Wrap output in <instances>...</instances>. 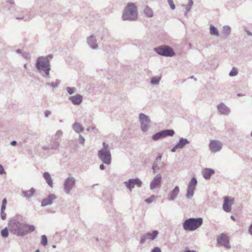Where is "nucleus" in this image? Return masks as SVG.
<instances>
[{
  "label": "nucleus",
  "mask_w": 252,
  "mask_h": 252,
  "mask_svg": "<svg viewBox=\"0 0 252 252\" xmlns=\"http://www.w3.org/2000/svg\"><path fill=\"white\" fill-rule=\"evenodd\" d=\"M52 58V55H49L46 57L41 56L37 59L35 66L39 71H44V77L49 76L51 65L49 58Z\"/></svg>",
  "instance_id": "2"
},
{
  "label": "nucleus",
  "mask_w": 252,
  "mask_h": 252,
  "mask_svg": "<svg viewBox=\"0 0 252 252\" xmlns=\"http://www.w3.org/2000/svg\"><path fill=\"white\" fill-rule=\"evenodd\" d=\"M192 5H193L192 0H189L188 4L186 6V12L185 13V15H187L188 14V13L190 11Z\"/></svg>",
  "instance_id": "34"
},
{
  "label": "nucleus",
  "mask_w": 252,
  "mask_h": 252,
  "mask_svg": "<svg viewBox=\"0 0 252 252\" xmlns=\"http://www.w3.org/2000/svg\"><path fill=\"white\" fill-rule=\"evenodd\" d=\"M76 184V179L73 176H68L65 179L63 182V190L64 192L68 194L70 191L74 188Z\"/></svg>",
  "instance_id": "8"
},
{
  "label": "nucleus",
  "mask_w": 252,
  "mask_h": 252,
  "mask_svg": "<svg viewBox=\"0 0 252 252\" xmlns=\"http://www.w3.org/2000/svg\"><path fill=\"white\" fill-rule=\"evenodd\" d=\"M175 132L173 129H164L156 133L152 136V139L157 141L167 136H173Z\"/></svg>",
  "instance_id": "9"
},
{
  "label": "nucleus",
  "mask_w": 252,
  "mask_h": 252,
  "mask_svg": "<svg viewBox=\"0 0 252 252\" xmlns=\"http://www.w3.org/2000/svg\"><path fill=\"white\" fill-rule=\"evenodd\" d=\"M16 52L18 54H22V51L21 49H18L16 50Z\"/></svg>",
  "instance_id": "58"
},
{
  "label": "nucleus",
  "mask_w": 252,
  "mask_h": 252,
  "mask_svg": "<svg viewBox=\"0 0 252 252\" xmlns=\"http://www.w3.org/2000/svg\"><path fill=\"white\" fill-rule=\"evenodd\" d=\"M180 192L179 187L177 186H175L174 189L169 193L167 198L168 200L174 201L178 196Z\"/></svg>",
  "instance_id": "20"
},
{
  "label": "nucleus",
  "mask_w": 252,
  "mask_h": 252,
  "mask_svg": "<svg viewBox=\"0 0 252 252\" xmlns=\"http://www.w3.org/2000/svg\"><path fill=\"white\" fill-rule=\"evenodd\" d=\"M144 14L148 17H152L153 16V12L151 8L146 6L144 10Z\"/></svg>",
  "instance_id": "32"
},
{
  "label": "nucleus",
  "mask_w": 252,
  "mask_h": 252,
  "mask_svg": "<svg viewBox=\"0 0 252 252\" xmlns=\"http://www.w3.org/2000/svg\"><path fill=\"white\" fill-rule=\"evenodd\" d=\"M5 172L3 168V167L0 164V175H1L2 174H5Z\"/></svg>",
  "instance_id": "48"
},
{
  "label": "nucleus",
  "mask_w": 252,
  "mask_h": 252,
  "mask_svg": "<svg viewBox=\"0 0 252 252\" xmlns=\"http://www.w3.org/2000/svg\"><path fill=\"white\" fill-rule=\"evenodd\" d=\"M43 176L49 186L52 188L53 183L50 174L47 172H45Z\"/></svg>",
  "instance_id": "27"
},
{
  "label": "nucleus",
  "mask_w": 252,
  "mask_h": 252,
  "mask_svg": "<svg viewBox=\"0 0 252 252\" xmlns=\"http://www.w3.org/2000/svg\"><path fill=\"white\" fill-rule=\"evenodd\" d=\"M85 138L82 135H79V138H78V142L79 144L81 145H84L85 143Z\"/></svg>",
  "instance_id": "40"
},
{
  "label": "nucleus",
  "mask_w": 252,
  "mask_h": 252,
  "mask_svg": "<svg viewBox=\"0 0 252 252\" xmlns=\"http://www.w3.org/2000/svg\"><path fill=\"white\" fill-rule=\"evenodd\" d=\"M184 252H197L194 250H185Z\"/></svg>",
  "instance_id": "59"
},
{
  "label": "nucleus",
  "mask_w": 252,
  "mask_h": 252,
  "mask_svg": "<svg viewBox=\"0 0 252 252\" xmlns=\"http://www.w3.org/2000/svg\"><path fill=\"white\" fill-rule=\"evenodd\" d=\"M158 234V230H154L152 232L146 233V235L148 239L154 240L157 237Z\"/></svg>",
  "instance_id": "29"
},
{
  "label": "nucleus",
  "mask_w": 252,
  "mask_h": 252,
  "mask_svg": "<svg viewBox=\"0 0 252 252\" xmlns=\"http://www.w3.org/2000/svg\"><path fill=\"white\" fill-rule=\"evenodd\" d=\"M197 183V181L196 179L194 177H192L188 186L187 192L186 194V197L188 198L192 197Z\"/></svg>",
  "instance_id": "12"
},
{
  "label": "nucleus",
  "mask_w": 252,
  "mask_h": 252,
  "mask_svg": "<svg viewBox=\"0 0 252 252\" xmlns=\"http://www.w3.org/2000/svg\"><path fill=\"white\" fill-rule=\"evenodd\" d=\"M11 225L14 234L18 236H24L33 232L35 229L33 225L21 222L16 220L11 222Z\"/></svg>",
  "instance_id": "1"
},
{
  "label": "nucleus",
  "mask_w": 252,
  "mask_h": 252,
  "mask_svg": "<svg viewBox=\"0 0 252 252\" xmlns=\"http://www.w3.org/2000/svg\"><path fill=\"white\" fill-rule=\"evenodd\" d=\"M68 99L74 105H79L83 101V96L79 94L75 95L70 96L68 97Z\"/></svg>",
  "instance_id": "19"
},
{
  "label": "nucleus",
  "mask_w": 252,
  "mask_h": 252,
  "mask_svg": "<svg viewBox=\"0 0 252 252\" xmlns=\"http://www.w3.org/2000/svg\"><path fill=\"white\" fill-rule=\"evenodd\" d=\"M47 238L45 235H43L41 236V244L43 246H46L47 245Z\"/></svg>",
  "instance_id": "37"
},
{
  "label": "nucleus",
  "mask_w": 252,
  "mask_h": 252,
  "mask_svg": "<svg viewBox=\"0 0 252 252\" xmlns=\"http://www.w3.org/2000/svg\"><path fill=\"white\" fill-rule=\"evenodd\" d=\"M217 243L220 246H223L227 249H229L231 246L229 244V237L226 234L221 233L217 238Z\"/></svg>",
  "instance_id": "11"
},
{
  "label": "nucleus",
  "mask_w": 252,
  "mask_h": 252,
  "mask_svg": "<svg viewBox=\"0 0 252 252\" xmlns=\"http://www.w3.org/2000/svg\"><path fill=\"white\" fill-rule=\"evenodd\" d=\"M162 176L160 173L157 174L151 181L150 184V189L154 190L156 189H159L161 187Z\"/></svg>",
  "instance_id": "13"
},
{
  "label": "nucleus",
  "mask_w": 252,
  "mask_h": 252,
  "mask_svg": "<svg viewBox=\"0 0 252 252\" xmlns=\"http://www.w3.org/2000/svg\"><path fill=\"white\" fill-rule=\"evenodd\" d=\"M27 63H25L24 65V67L25 68H26L27 67Z\"/></svg>",
  "instance_id": "61"
},
{
  "label": "nucleus",
  "mask_w": 252,
  "mask_h": 252,
  "mask_svg": "<svg viewBox=\"0 0 252 252\" xmlns=\"http://www.w3.org/2000/svg\"><path fill=\"white\" fill-rule=\"evenodd\" d=\"M245 32H247L248 35L249 36H252V32H251L250 31L247 30H245Z\"/></svg>",
  "instance_id": "54"
},
{
  "label": "nucleus",
  "mask_w": 252,
  "mask_h": 252,
  "mask_svg": "<svg viewBox=\"0 0 252 252\" xmlns=\"http://www.w3.org/2000/svg\"><path fill=\"white\" fill-rule=\"evenodd\" d=\"M72 129L77 133L84 130V127L78 122H75L72 126Z\"/></svg>",
  "instance_id": "25"
},
{
  "label": "nucleus",
  "mask_w": 252,
  "mask_h": 252,
  "mask_svg": "<svg viewBox=\"0 0 252 252\" xmlns=\"http://www.w3.org/2000/svg\"><path fill=\"white\" fill-rule=\"evenodd\" d=\"M151 252H161V251L159 247H156L152 249Z\"/></svg>",
  "instance_id": "46"
},
{
  "label": "nucleus",
  "mask_w": 252,
  "mask_h": 252,
  "mask_svg": "<svg viewBox=\"0 0 252 252\" xmlns=\"http://www.w3.org/2000/svg\"><path fill=\"white\" fill-rule=\"evenodd\" d=\"M210 33L212 35H219V32L218 29L212 25L210 26Z\"/></svg>",
  "instance_id": "31"
},
{
  "label": "nucleus",
  "mask_w": 252,
  "mask_h": 252,
  "mask_svg": "<svg viewBox=\"0 0 252 252\" xmlns=\"http://www.w3.org/2000/svg\"><path fill=\"white\" fill-rule=\"evenodd\" d=\"M231 33V28L229 26H224L222 28V34L225 38L228 37Z\"/></svg>",
  "instance_id": "28"
},
{
  "label": "nucleus",
  "mask_w": 252,
  "mask_h": 252,
  "mask_svg": "<svg viewBox=\"0 0 252 252\" xmlns=\"http://www.w3.org/2000/svg\"><path fill=\"white\" fill-rule=\"evenodd\" d=\"M61 84V81L59 79H56L55 82H52L51 83L47 82L45 84L46 86H50L51 87L53 88H57L59 85Z\"/></svg>",
  "instance_id": "30"
},
{
  "label": "nucleus",
  "mask_w": 252,
  "mask_h": 252,
  "mask_svg": "<svg viewBox=\"0 0 252 252\" xmlns=\"http://www.w3.org/2000/svg\"><path fill=\"white\" fill-rule=\"evenodd\" d=\"M7 203V200L6 198H4L3 200H2V205H1V208L3 209L4 208H5L6 209V204Z\"/></svg>",
  "instance_id": "45"
},
{
  "label": "nucleus",
  "mask_w": 252,
  "mask_h": 252,
  "mask_svg": "<svg viewBox=\"0 0 252 252\" xmlns=\"http://www.w3.org/2000/svg\"><path fill=\"white\" fill-rule=\"evenodd\" d=\"M154 51L158 54L164 57H172L175 55L174 50L170 46L168 45L158 46L155 48Z\"/></svg>",
  "instance_id": "6"
},
{
  "label": "nucleus",
  "mask_w": 252,
  "mask_h": 252,
  "mask_svg": "<svg viewBox=\"0 0 252 252\" xmlns=\"http://www.w3.org/2000/svg\"><path fill=\"white\" fill-rule=\"evenodd\" d=\"M162 158V156L159 155L157 157L155 161L153 164L152 166V170L154 173L158 172L159 170L160 169V167L159 165L161 163V159Z\"/></svg>",
  "instance_id": "21"
},
{
  "label": "nucleus",
  "mask_w": 252,
  "mask_h": 252,
  "mask_svg": "<svg viewBox=\"0 0 252 252\" xmlns=\"http://www.w3.org/2000/svg\"><path fill=\"white\" fill-rule=\"evenodd\" d=\"M52 247H53V248H56V246L55 245H53L52 246Z\"/></svg>",
  "instance_id": "62"
},
{
  "label": "nucleus",
  "mask_w": 252,
  "mask_h": 252,
  "mask_svg": "<svg viewBox=\"0 0 252 252\" xmlns=\"http://www.w3.org/2000/svg\"><path fill=\"white\" fill-rule=\"evenodd\" d=\"M35 252H40L39 250H37Z\"/></svg>",
  "instance_id": "63"
},
{
  "label": "nucleus",
  "mask_w": 252,
  "mask_h": 252,
  "mask_svg": "<svg viewBox=\"0 0 252 252\" xmlns=\"http://www.w3.org/2000/svg\"><path fill=\"white\" fill-rule=\"evenodd\" d=\"M66 90L69 94H72L76 92V89L74 87H67L66 88Z\"/></svg>",
  "instance_id": "38"
},
{
  "label": "nucleus",
  "mask_w": 252,
  "mask_h": 252,
  "mask_svg": "<svg viewBox=\"0 0 252 252\" xmlns=\"http://www.w3.org/2000/svg\"><path fill=\"white\" fill-rule=\"evenodd\" d=\"M103 147L98 151V157L103 164L110 165L111 163L112 157L108 144L103 142Z\"/></svg>",
  "instance_id": "4"
},
{
  "label": "nucleus",
  "mask_w": 252,
  "mask_h": 252,
  "mask_svg": "<svg viewBox=\"0 0 252 252\" xmlns=\"http://www.w3.org/2000/svg\"><path fill=\"white\" fill-rule=\"evenodd\" d=\"M35 192V189L33 188H32L29 190H23L22 191V193L23 195L24 196V197H25L27 199H30L32 198Z\"/></svg>",
  "instance_id": "24"
},
{
  "label": "nucleus",
  "mask_w": 252,
  "mask_h": 252,
  "mask_svg": "<svg viewBox=\"0 0 252 252\" xmlns=\"http://www.w3.org/2000/svg\"><path fill=\"white\" fill-rule=\"evenodd\" d=\"M161 80L160 77L155 76L151 78V83L152 85H158Z\"/></svg>",
  "instance_id": "33"
},
{
  "label": "nucleus",
  "mask_w": 252,
  "mask_h": 252,
  "mask_svg": "<svg viewBox=\"0 0 252 252\" xmlns=\"http://www.w3.org/2000/svg\"><path fill=\"white\" fill-rule=\"evenodd\" d=\"M99 168L100 170H104L105 169V166L103 164H101L99 166Z\"/></svg>",
  "instance_id": "56"
},
{
  "label": "nucleus",
  "mask_w": 252,
  "mask_h": 252,
  "mask_svg": "<svg viewBox=\"0 0 252 252\" xmlns=\"http://www.w3.org/2000/svg\"><path fill=\"white\" fill-rule=\"evenodd\" d=\"M10 144L13 146H15L17 145V141L15 140L12 141L10 142Z\"/></svg>",
  "instance_id": "51"
},
{
  "label": "nucleus",
  "mask_w": 252,
  "mask_h": 252,
  "mask_svg": "<svg viewBox=\"0 0 252 252\" xmlns=\"http://www.w3.org/2000/svg\"><path fill=\"white\" fill-rule=\"evenodd\" d=\"M238 71L237 69L235 67H233L232 70L230 71L229 75L230 76L233 77L235 76L238 74Z\"/></svg>",
  "instance_id": "36"
},
{
  "label": "nucleus",
  "mask_w": 252,
  "mask_h": 252,
  "mask_svg": "<svg viewBox=\"0 0 252 252\" xmlns=\"http://www.w3.org/2000/svg\"><path fill=\"white\" fill-rule=\"evenodd\" d=\"M124 184L127 189L131 190L134 188V186L140 188L142 186V183L139 178H136L135 179H129L127 181H125Z\"/></svg>",
  "instance_id": "14"
},
{
  "label": "nucleus",
  "mask_w": 252,
  "mask_h": 252,
  "mask_svg": "<svg viewBox=\"0 0 252 252\" xmlns=\"http://www.w3.org/2000/svg\"><path fill=\"white\" fill-rule=\"evenodd\" d=\"M51 114V111L49 110H46L44 112V115L46 117H48L49 115Z\"/></svg>",
  "instance_id": "49"
},
{
  "label": "nucleus",
  "mask_w": 252,
  "mask_h": 252,
  "mask_svg": "<svg viewBox=\"0 0 252 252\" xmlns=\"http://www.w3.org/2000/svg\"><path fill=\"white\" fill-rule=\"evenodd\" d=\"M63 134L61 130H58L52 137L53 143L51 146V149L56 150L58 149L60 145L61 138Z\"/></svg>",
  "instance_id": "10"
},
{
  "label": "nucleus",
  "mask_w": 252,
  "mask_h": 252,
  "mask_svg": "<svg viewBox=\"0 0 252 252\" xmlns=\"http://www.w3.org/2000/svg\"><path fill=\"white\" fill-rule=\"evenodd\" d=\"M43 150H48L49 149H51V147L50 148V147L49 146H44L42 148Z\"/></svg>",
  "instance_id": "53"
},
{
  "label": "nucleus",
  "mask_w": 252,
  "mask_h": 252,
  "mask_svg": "<svg viewBox=\"0 0 252 252\" xmlns=\"http://www.w3.org/2000/svg\"><path fill=\"white\" fill-rule=\"evenodd\" d=\"M219 113L223 115H228L230 113V109L224 103L221 102L217 106Z\"/></svg>",
  "instance_id": "17"
},
{
  "label": "nucleus",
  "mask_w": 252,
  "mask_h": 252,
  "mask_svg": "<svg viewBox=\"0 0 252 252\" xmlns=\"http://www.w3.org/2000/svg\"><path fill=\"white\" fill-rule=\"evenodd\" d=\"M7 2L13 5L14 4V0H7L6 1Z\"/></svg>",
  "instance_id": "55"
},
{
  "label": "nucleus",
  "mask_w": 252,
  "mask_h": 252,
  "mask_svg": "<svg viewBox=\"0 0 252 252\" xmlns=\"http://www.w3.org/2000/svg\"><path fill=\"white\" fill-rule=\"evenodd\" d=\"M147 239H148V237H147L146 234L142 235L140 239V243L142 244L145 243V242Z\"/></svg>",
  "instance_id": "42"
},
{
  "label": "nucleus",
  "mask_w": 252,
  "mask_h": 252,
  "mask_svg": "<svg viewBox=\"0 0 252 252\" xmlns=\"http://www.w3.org/2000/svg\"><path fill=\"white\" fill-rule=\"evenodd\" d=\"M8 230L7 227L4 228L1 231V235L4 237L6 238L8 236Z\"/></svg>",
  "instance_id": "35"
},
{
  "label": "nucleus",
  "mask_w": 252,
  "mask_h": 252,
  "mask_svg": "<svg viewBox=\"0 0 252 252\" xmlns=\"http://www.w3.org/2000/svg\"><path fill=\"white\" fill-rule=\"evenodd\" d=\"M16 19H18V20H24V21H27V20H29V18H27V17H25L24 16H23V17H16Z\"/></svg>",
  "instance_id": "47"
},
{
  "label": "nucleus",
  "mask_w": 252,
  "mask_h": 252,
  "mask_svg": "<svg viewBox=\"0 0 252 252\" xmlns=\"http://www.w3.org/2000/svg\"><path fill=\"white\" fill-rule=\"evenodd\" d=\"M139 121L141 131L143 132L148 131L151 123L149 117L145 114L141 113L139 114Z\"/></svg>",
  "instance_id": "7"
},
{
  "label": "nucleus",
  "mask_w": 252,
  "mask_h": 252,
  "mask_svg": "<svg viewBox=\"0 0 252 252\" xmlns=\"http://www.w3.org/2000/svg\"><path fill=\"white\" fill-rule=\"evenodd\" d=\"M202 223V218H192L186 220L183 223V227L185 230L192 231L200 227Z\"/></svg>",
  "instance_id": "5"
},
{
  "label": "nucleus",
  "mask_w": 252,
  "mask_h": 252,
  "mask_svg": "<svg viewBox=\"0 0 252 252\" xmlns=\"http://www.w3.org/2000/svg\"><path fill=\"white\" fill-rule=\"evenodd\" d=\"M237 95H238V96H241L242 95H241V94H237Z\"/></svg>",
  "instance_id": "64"
},
{
  "label": "nucleus",
  "mask_w": 252,
  "mask_h": 252,
  "mask_svg": "<svg viewBox=\"0 0 252 252\" xmlns=\"http://www.w3.org/2000/svg\"><path fill=\"white\" fill-rule=\"evenodd\" d=\"M249 233L252 235V223L251 224V225L249 227Z\"/></svg>",
  "instance_id": "52"
},
{
  "label": "nucleus",
  "mask_w": 252,
  "mask_h": 252,
  "mask_svg": "<svg viewBox=\"0 0 252 252\" xmlns=\"http://www.w3.org/2000/svg\"><path fill=\"white\" fill-rule=\"evenodd\" d=\"M5 210V208H4L3 209H2L1 208V210H0V217H1V219L3 220H5L6 219V213H4Z\"/></svg>",
  "instance_id": "39"
},
{
  "label": "nucleus",
  "mask_w": 252,
  "mask_h": 252,
  "mask_svg": "<svg viewBox=\"0 0 252 252\" xmlns=\"http://www.w3.org/2000/svg\"><path fill=\"white\" fill-rule=\"evenodd\" d=\"M234 200L233 198L230 199L228 196L224 197V201L222 205L223 210L227 213L231 212V206L233 204Z\"/></svg>",
  "instance_id": "16"
},
{
  "label": "nucleus",
  "mask_w": 252,
  "mask_h": 252,
  "mask_svg": "<svg viewBox=\"0 0 252 252\" xmlns=\"http://www.w3.org/2000/svg\"><path fill=\"white\" fill-rule=\"evenodd\" d=\"M230 218H231L232 220H235V217H234L233 216H231Z\"/></svg>",
  "instance_id": "60"
},
{
  "label": "nucleus",
  "mask_w": 252,
  "mask_h": 252,
  "mask_svg": "<svg viewBox=\"0 0 252 252\" xmlns=\"http://www.w3.org/2000/svg\"><path fill=\"white\" fill-rule=\"evenodd\" d=\"M138 18L137 7L134 3H128L126 7L122 19L124 21H135Z\"/></svg>",
  "instance_id": "3"
},
{
  "label": "nucleus",
  "mask_w": 252,
  "mask_h": 252,
  "mask_svg": "<svg viewBox=\"0 0 252 252\" xmlns=\"http://www.w3.org/2000/svg\"><path fill=\"white\" fill-rule=\"evenodd\" d=\"M168 1V2L171 7V8L172 9V10H174L175 9V4H174V2H173V0H167Z\"/></svg>",
  "instance_id": "43"
},
{
  "label": "nucleus",
  "mask_w": 252,
  "mask_h": 252,
  "mask_svg": "<svg viewBox=\"0 0 252 252\" xmlns=\"http://www.w3.org/2000/svg\"><path fill=\"white\" fill-rule=\"evenodd\" d=\"M222 144L221 142L217 140H211L209 145V150L212 153H217L221 150Z\"/></svg>",
  "instance_id": "15"
},
{
  "label": "nucleus",
  "mask_w": 252,
  "mask_h": 252,
  "mask_svg": "<svg viewBox=\"0 0 252 252\" xmlns=\"http://www.w3.org/2000/svg\"><path fill=\"white\" fill-rule=\"evenodd\" d=\"M215 173L214 169L211 168H205L202 171V175L204 179L209 180L211 176Z\"/></svg>",
  "instance_id": "23"
},
{
  "label": "nucleus",
  "mask_w": 252,
  "mask_h": 252,
  "mask_svg": "<svg viewBox=\"0 0 252 252\" xmlns=\"http://www.w3.org/2000/svg\"><path fill=\"white\" fill-rule=\"evenodd\" d=\"M95 129V127L94 126H92V127H89L88 128H87V131H89L90 130H94Z\"/></svg>",
  "instance_id": "57"
},
{
  "label": "nucleus",
  "mask_w": 252,
  "mask_h": 252,
  "mask_svg": "<svg viewBox=\"0 0 252 252\" xmlns=\"http://www.w3.org/2000/svg\"><path fill=\"white\" fill-rule=\"evenodd\" d=\"M23 57L26 59H30V54L29 52H24L22 54Z\"/></svg>",
  "instance_id": "44"
},
{
  "label": "nucleus",
  "mask_w": 252,
  "mask_h": 252,
  "mask_svg": "<svg viewBox=\"0 0 252 252\" xmlns=\"http://www.w3.org/2000/svg\"><path fill=\"white\" fill-rule=\"evenodd\" d=\"M57 198V196L54 194H50L46 198H44L41 203V207H45L47 205L52 204L53 200Z\"/></svg>",
  "instance_id": "18"
},
{
  "label": "nucleus",
  "mask_w": 252,
  "mask_h": 252,
  "mask_svg": "<svg viewBox=\"0 0 252 252\" xmlns=\"http://www.w3.org/2000/svg\"><path fill=\"white\" fill-rule=\"evenodd\" d=\"M155 195H152L151 196H150V197L147 198L145 201L147 203H148V204H150V203H151L153 201V200L155 198Z\"/></svg>",
  "instance_id": "41"
},
{
  "label": "nucleus",
  "mask_w": 252,
  "mask_h": 252,
  "mask_svg": "<svg viewBox=\"0 0 252 252\" xmlns=\"http://www.w3.org/2000/svg\"><path fill=\"white\" fill-rule=\"evenodd\" d=\"M177 149H179V147L176 144V145L171 149V151L173 153L175 152Z\"/></svg>",
  "instance_id": "50"
},
{
  "label": "nucleus",
  "mask_w": 252,
  "mask_h": 252,
  "mask_svg": "<svg viewBox=\"0 0 252 252\" xmlns=\"http://www.w3.org/2000/svg\"><path fill=\"white\" fill-rule=\"evenodd\" d=\"M189 143V141L184 138H181L178 143L176 144L179 149H183L186 145Z\"/></svg>",
  "instance_id": "26"
},
{
  "label": "nucleus",
  "mask_w": 252,
  "mask_h": 252,
  "mask_svg": "<svg viewBox=\"0 0 252 252\" xmlns=\"http://www.w3.org/2000/svg\"><path fill=\"white\" fill-rule=\"evenodd\" d=\"M87 43L89 46L93 49L98 48V45L96 43L95 37L94 35H91L87 38Z\"/></svg>",
  "instance_id": "22"
}]
</instances>
